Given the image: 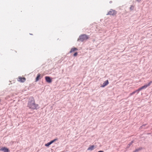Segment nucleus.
I'll list each match as a JSON object with an SVG mask.
<instances>
[{
    "label": "nucleus",
    "instance_id": "1",
    "mask_svg": "<svg viewBox=\"0 0 152 152\" xmlns=\"http://www.w3.org/2000/svg\"><path fill=\"white\" fill-rule=\"evenodd\" d=\"M38 106V105L35 103L34 98H31L29 99L27 106L29 108L33 110L37 109Z\"/></svg>",
    "mask_w": 152,
    "mask_h": 152
},
{
    "label": "nucleus",
    "instance_id": "2",
    "mask_svg": "<svg viewBox=\"0 0 152 152\" xmlns=\"http://www.w3.org/2000/svg\"><path fill=\"white\" fill-rule=\"evenodd\" d=\"M89 38V36L86 34H82L79 36L78 39V41H80L83 42Z\"/></svg>",
    "mask_w": 152,
    "mask_h": 152
},
{
    "label": "nucleus",
    "instance_id": "3",
    "mask_svg": "<svg viewBox=\"0 0 152 152\" xmlns=\"http://www.w3.org/2000/svg\"><path fill=\"white\" fill-rule=\"evenodd\" d=\"M152 83V81H150L148 85H145L142 86L141 88H139L137 89V91H138V92H137V94L138 93L139 91L141 90L145 89L148 86H149L150 85L151 83Z\"/></svg>",
    "mask_w": 152,
    "mask_h": 152
},
{
    "label": "nucleus",
    "instance_id": "4",
    "mask_svg": "<svg viewBox=\"0 0 152 152\" xmlns=\"http://www.w3.org/2000/svg\"><path fill=\"white\" fill-rule=\"evenodd\" d=\"M116 12L114 10L111 9L107 14V15H114L116 14Z\"/></svg>",
    "mask_w": 152,
    "mask_h": 152
},
{
    "label": "nucleus",
    "instance_id": "5",
    "mask_svg": "<svg viewBox=\"0 0 152 152\" xmlns=\"http://www.w3.org/2000/svg\"><path fill=\"white\" fill-rule=\"evenodd\" d=\"M26 80V79L25 77H19L18 79V81L22 83L24 82Z\"/></svg>",
    "mask_w": 152,
    "mask_h": 152
},
{
    "label": "nucleus",
    "instance_id": "6",
    "mask_svg": "<svg viewBox=\"0 0 152 152\" xmlns=\"http://www.w3.org/2000/svg\"><path fill=\"white\" fill-rule=\"evenodd\" d=\"M0 150L1 151H3L4 152H9L10 151L7 148L4 147H2L0 149Z\"/></svg>",
    "mask_w": 152,
    "mask_h": 152
},
{
    "label": "nucleus",
    "instance_id": "7",
    "mask_svg": "<svg viewBox=\"0 0 152 152\" xmlns=\"http://www.w3.org/2000/svg\"><path fill=\"white\" fill-rule=\"evenodd\" d=\"M57 139H55L54 140L51 141L49 142H48L47 143V144H46L45 145L46 146L48 147L50 145H51V144L54 142L56 140H57Z\"/></svg>",
    "mask_w": 152,
    "mask_h": 152
},
{
    "label": "nucleus",
    "instance_id": "8",
    "mask_svg": "<svg viewBox=\"0 0 152 152\" xmlns=\"http://www.w3.org/2000/svg\"><path fill=\"white\" fill-rule=\"evenodd\" d=\"M45 79L46 81L49 83H50L52 82V80L50 77L46 76L45 77Z\"/></svg>",
    "mask_w": 152,
    "mask_h": 152
},
{
    "label": "nucleus",
    "instance_id": "9",
    "mask_svg": "<svg viewBox=\"0 0 152 152\" xmlns=\"http://www.w3.org/2000/svg\"><path fill=\"white\" fill-rule=\"evenodd\" d=\"M109 84V81L108 80L104 81L102 85L101 86V87H104L105 86Z\"/></svg>",
    "mask_w": 152,
    "mask_h": 152
},
{
    "label": "nucleus",
    "instance_id": "10",
    "mask_svg": "<svg viewBox=\"0 0 152 152\" xmlns=\"http://www.w3.org/2000/svg\"><path fill=\"white\" fill-rule=\"evenodd\" d=\"M77 50V49L76 48H72L71 49V50L70 51V53H72Z\"/></svg>",
    "mask_w": 152,
    "mask_h": 152
},
{
    "label": "nucleus",
    "instance_id": "11",
    "mask_svg": "<svg viewBox=\"0 0 152 152\" xmlns=\"http://www.w3.org/2000/svg\"><path fill=\"white\" fill-rule=\"evenodd\" d=\"M94 145H91L88 148V150L92 151L94 149Z\"/></svg>",
    "mask_w": 152,
    "mask_h": 152
},
{
    "label": "nucleus",
    "instance_id": "12",
    "mask_svg": "<svg viewBox=\"0 0 152 152\" xmlns=\"http://www.w3.org/2000/svg\"><path fill=\"white\" fill-rule=\"evenodd\" d=\"M40 75L39 74H38L36 78V81H37L39 80V79L40 78Z\"/></svg>",
    "mask_w": 152,
    "mask_h": 152
},
{
    "label": "nucleus",
    "instance_id": "13",
    "mask_svg": "<svg viewBox=\"0 0 152 152\" xmlns=\"http://www.w3.org/2000/svg\"><path fill=\"white\" fill-rule=\"evenodd\" d=\"M137 92V93L138 92V91H137V90H136V91H133L132 93H130L129 94V95L130 96H132V95H133V94H134L135 93H136Z\"/></svg>",
    "mask_w": 152,
    "mask_h": 152
},
{
    "label": "nucleus",
    "instance_id": "14",
    "mask_svg": "<svg viewBox=\"0 0 152 152\" xmlns=\"http://www.w3.org/2000/svg\"><path fill=\"white\" fill-rule=\"evenodd\" d=\"M77 52H75L73 55V56H76L77 55Z\"/></svg>",
    "mask_w": 152,
    "mask_h": 152
},
{
    "label": "nucleus",
    "instance_id": "15",
    "mask_svg": "<svg viewBox=\"0 0 152 152\" xmlns=\"http://www.w3.org/2000/svg\"><path fill=\"white\" fill-rule=\"evenodd\" d=\"M134 9V6H131L130 7V9L131 10H133Z\"/></svg>",
    "mask_w": 152,
    "mask_h": 152
}]
</instances>
